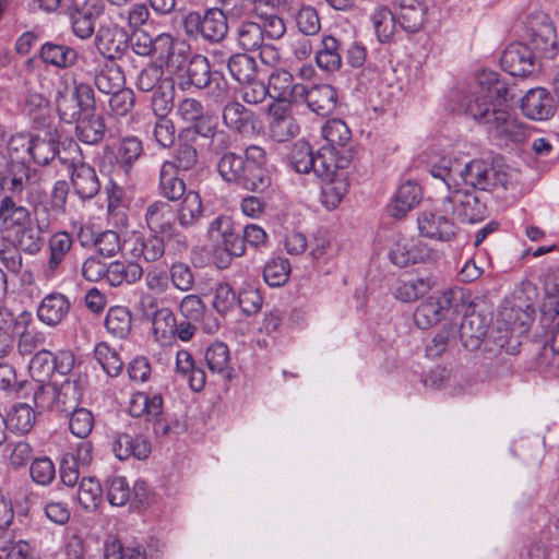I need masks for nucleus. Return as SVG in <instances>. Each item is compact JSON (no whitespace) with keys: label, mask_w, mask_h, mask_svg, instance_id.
I'll return each mask as SVG.
<instances>
[{"label":"nucleus","mask_w":559,"mask_h":559,"mask_svg":"<svg viewBox=\"0 0 559 559\" xmlns=\"http://www.w3.org/2000/svg\"><path fill=\"white\" fill-rule=\"evenodd\" d=\"M39 57L46 64L68 69L76 63L79 53L70 46L47 41L41 45Z\"/></svg>","instance_id":"473e14b6"},{"label":"nucleus","mask_w":559,"mask_h":559,"mask_svg":"<svg viewBox=\"0 0 559 559\" xmlns=\"http://www.w3.org/2000/svg\"><path fill=\"white\" fill-rule=\"evenodd\" d=\"M418 230L423 237L440 241H450L455 235L457 227L447 216L432 212H423L417 217Z\"/></svg>","instance_id":"a211bd4d"},{"label":"nucleus","mask_w":559,"mask_h":559,"mask_svg":"<svg viewBox=\"0 0 559 559\" xmlns=\"http://www.w3.org/2000/svg\"><path fill=\"white\" fill-rule=\"evenodd\" d=\"M71 301L68 296L53 292L46 295L37 306V319L49 328H57L69 316Z\"/></svg>","instance_id":"2eb2a0df"},{"label":"nucleus","mask_w":559,"mask_h":559,"mask_svg":"<svg viewBox=\"0 0 559 559\" xmlns=\"http://www.w3.org/2000/svg\"><path fill=\"white\" fill-rule=\"evenodd\" d=\"M59 162L70 174L73 191L80 200H92L99 193L100 181L96 170L84 162L78 143L70 141L59 154Z\"/></svg>","instance_id":"20e7f679"},{"label":"nucleus","mask_w":559,"mask_h":559,"mask_svg":"<svg viewBox=\"0 0 559 559\" xmlns=\"http://www.w3.org/2000/svg\"><path fill=\"white\" fill-rule=\"evenodd\" d=\"M107 283L110 286L131 285L143 276V269L136 262L112 261L108 264Z\"/></svg>","instance_id":"f704fd0d"},{"label":"nucleus","mask_w":559,"mask_h":559,"mask_svg":"<svg viewBox=\"0 0 559 559\" xmlns=\"http://www.w3.org/2000/svg\"><path fill=\"white\" fill-rule=\"evenodd\" d=\"M222 118L225 127L238 134H245L254 129V112L239 102H228L223 108Z\"/></svg>","instance_id":"5701e85b"},{"label":"nucleus","mask_w":559,"mask_h":559,"mask_svg":"<svg viewBox=\"0 0 559 559\" xmlns=\"http://www.w3.org/2000/svg\"><path fill=\"white\" fill-rule=\"evenodd\" d=\"M317 66L326 72H336L342 67V53L340 41L331 35L321 39V47L316 52Z\"/></svg>","instance_id":"4c0bfd02"},{"label":"nucleus","mask_w":559,"mask_h":559,"mask_svg":"<svg viewBox=\"0 0 559 559\" xmlns=\"http://www.w3.org/2000/svg\"><path fill=\"white\" fill-rule=\"evenodd\" d=\"M102 14V7L85 3L80 9H74L70 15L71 28L74 36L80 39H88L95 32L96 20Z\"/></svg>","instance_id":"a878e982"},{"label":"nucleus","mask_w":559,"mask_h":559,"mask_svg":"<svg viewBox=\"0 0 559 559\" xmlns=\"http://www.w3.org/2000/svg\"><path fill=\"white\" fill-rule=\"evenodd\" d=\"M26 201L32 207L35 225L39 227V230L47 233L50 226L63 215L48 202L46 192L40 188H31Z\"/></svg>","instance_id":"412c9836"},{"label":"nucleus","mask_w":559,"mask_h":559,"mask_svg":"<svg viewBox=\"0 0 559 559\" xmlns=\"http://www.w3.org/2000/svg\"><path fill=\"white\" fill-rule=\"evenodd\" d=\"M28 322L25 326H16V334L19 335L17 348L20 354L29 355L38 347L46 344L47 334Z\"/></svg>","instance_id":"603ef678"},{"label":"nucleus","mask_w":559,"mask_h":559,"mask_svg":"<svg viewBox=\"0 0 559 559\" xmlns=\"http://www.w3.org/2000/svg\"><path fill=\"white\" fill-rule=\"evenodd\" d=\"M58 396H56L55 411L60 414L68 416L71 412L79 408L81 401V393L78 388L75 380L67 378L57 384Z\"/></svg>","instance_id":"49530a36"},{"label":"nucleus","mask_w":559,"mask_h":559,"mask_svg":"<svg viewBox=\"0 0 559 559\" xmlns=\"http://www.w3.org/2000/svg\"><path fill=\"white\" fill-rule=\"evenodd\" d=\"M487 333L486 320L480 314L471 313L462 319L459 329V336L462 345L466 349H478Z\"/></svg>","instance_id":"393cba45"},{"label":"nucleus","mask_w":559,"mask_h":559,"mask_svg":"<svg viewBox=\"0 0 559 559\" xmlns=\"http://www.w3.org/2000/svg\"><path fill=\"white\" fill-rule=\"evenodd\" d=\"M528 46L542 57L554 59L559 52V38L554 22L544 12L533 13L526 24Z\"/></svg>","instance_id":"0eeeda50"},{"label":"nucleus","mask_w":559,"mask_h":559,"mask_svg":"<svg viewBox=\"0 0 559 559\" xmlns=\"http://www.w3.org/2000/svg\"><path fill=\"white\" fill-rule=\"evenodd\" d=\"M159 47L158 58L164 62L167 71L171 74L181 75L189 62V48L183 44L175 43L174 37L168 33L157 35Z\"/></svg>","instance_id":"dca6fc26"},{"label":"nucleus","mask_w":559,"mask_h":559,"mask_svg":"<svg viewBox=\"0 0 559 559\" xmlns=\"http://www.w3.org/2000/svg\"><path fill=\"white\" fill-rule=\"evenodd\" d=\"M144 218L151 233L162 236L166 231H171L177 223L173 206L162 200H156L147 205Z\"/></svg>","instance_id":"4be33fe9"},{"label":"nucleus","mask_w":559,"mask_h":559,"mask_svg":"<svg viewBox=\"0 0 559 559\" xmlns=\"http://www.w3.org/2000/svg\"><path fill=\"white\" fill-rule=\"evenodd\" d=\"M237 41L243 50H257L266 48L262 26L255 22H241L237 28Z\"/></svg>","instance_id":"5fc2aeb1"},{"label":"nucleus","mask_w":559,"mask_h":559,"mask_svg":"<svg viewBox=\"0 0 559 559\" xmlns=\"http://www.w3.org/2000/svg\"><path fill=\"white\" fill-rule=\"evenodd\" d=\"M100 484L93 477H83L79 484L78 501L85 511H94L102 500Z\"/></svg>","instance_id":"13d9d810"},{"label":"nucleus","mask_w":559,"mask_h":559,"mask_svg":"<svg viewBox=\"0 0 559 559\" xmlns=\"http://www.w3.org/2000/svg\"><path fill=\"white\" fill-rule=\"evenodd\" d=\"M337 102V94L333 86L329 84L313 85L308 88L302 84V93L297 96V103H306L310 110L319 116L331 115Z\"/></svg>","instance_id":"4468645a"},{"label":"nucleus","mask_w":559,"mask_h":559,"mask_svg":"<svg viewBox=\"0 0 559 559\" xmlns=\"http://www.w3.org/2000/svg\"><path fill=\"white\" fill-rule=\"evenodd\" d=\"M181 25L189 39L210 44L221 43L228 33L227 17L219 8L189 11L182 16Z\"/></svg>","instance_id":"39448f33"},{"label":"nucleus","mask_w":559,"mask_h":559,"mask_svg":"<svg viewBox=\"0 0 559 559\" xmlns=\"http://www.w3.org/2000/svg\"><path fill=\"white\" fill-rule=\"evenodd\" d=\"M46 231L39 230V227L33 222L29 225L22 227L9 236L12 242L23 252L29 255H35L40 252L44 247V234Z\"/></svg>","instance_id":"58836bf2"},{"label":"nucleus","mask_w":559,"mask_h":559,"mask_svg":"<svg viewBox=\"0 0 559 559\" xmlns=\"http://www.w3.org/2000/svg\"><path fill=\"white\" fill-rule=\"evenodd\" d=\"M112 451L119 460L123 461L129 457L144 460L151 452L150 444L146 440L130 433H119L112 443Z\"/></svg>","instance_id":"2f4dec72"},{"label":"nucleus","mask_w":559,"mask_h":559,"mask_svg":"<svg viewBox=\"0 0 559 559\" xmlns=\"http://www.w3.org/2000/svg\"><path fill=\"white\" fill-rule=\"evenodd\" d=\"M371 21L376 35L380 43H389L395 33L396 15L386 7H380L374 10Z\"/></svg>","instance_id":"864d4df0"},{"label":"nucleus","mask_w":559,"mask_h":559,"mask_svg":"<svg viewBox=\"0 0 559 559\" xmlns=\"http://www.w3.org/2000/svg\"><path fill=\"white\" fill-rule=\"evenodd\" d=\"M389 258L396 266L405 267L411 263H416L419 257L416 254L415 248L408 239L399 238L390 248Z\"/></svg>","instance_id":"774afa93"},{"label":"nucleus","mask_w":559,"mask_h":559,"mask_svg":"<svg viewBox=\"0 0 559 559\" xmlns=\"http://www.w3.org/2000/svg\"><path fill=\"white\" fill-rule=\"evenodd\" d=\"M175 86L170 79H165L156 90L152 92L151 108L156 118L168 117L174 108Z\"/></svg>","instance_id":"09e8293b"},{"label":"nucleus","mask_w":559,"mask_h":559,"mask_svg":"<svg viewBox=\"0 0 559 559\" xmlns=\"http://www.w3.org/2000/svg\"><path fill=\"white\" fill-rule=\"evenodd\" d=\"M500 63L512 76L525 78L535 71V56L526 44H510L503 51Z\"/></svg>","instance_id":"f8f14e48"},{"label":"nucleus","mask_w":559,"mask_h":559,"mask_svg":"<svg viewBox=\"0 0 559 559\" xmlns=\"http://www.w3.org/2000/svg\"><path fill=\"white\" fill-rule=\"evenodd\" d=\"M31 170L22 156L21 160H11L9 173L0 179V188L14 195L24 190L28 193L31 188H36L31 183Z\"/></svg>","instance_id":"cd10ccee"},{"label":"nucleus","mask_w":559,"mask_h":559,"mask_svg":"<svg viewBox=\"0 0 559 559\" xmlns=\"http://www.w3.org/2000/svg\"><path fill=\"white\" fill-rule=\"evenodd\" d=\"M266 153L258 145H249L243 154L231 152L216 160L218 176L228 185L240 189L261 192L271 183V175L266 166Z\"/></svg>","instance_id":"f03ea898"},{"label":"nucleus","mask_w":559,"mask_h":559,"mask_svg":"<svg viewBox=\"0 0 559 559\" xmlns=\"http://www.w3.org/2000/svg\"><path fill=\"white\" fill-rule=\"evenodd\" d=\"M130 414L133 417L145 416L148 421H153L156 436H166L169 432V426L163 419V399L160 394L150 396L146 393H138L131 401Z\"/></svg>","instance_id":"1a4fd4ad"},{"label":"nucleus","mask_w":559,"mask_h":559,"mask_svg":"<svg viewBox=\"0 0 559 559\" xmlns=\"http://www.w3.org/2000/svg\"><path fill=\"white\" fill-rule=\"evenodd\" d=\"M204 207L201 195L194 190H189L182 198L175 212L177 224L183 229L197 226L203 217Z\"/></svg>","instance_id":"bb28decb"},{"label":"nucleus","mask_w":559,"mask_h":559,"mask_svg":"<svg viewBox=\"0 0 559 559\" xmlns=\"http://www.w3.org/2000/svg\"><path fill=\"white\" fill-rule=\"evenodd\" d=\"M132 317L127 307H111L105 318L108 333L118 338H124L131 332Z\"/></svg>","instance_id":"de8ad7c7"},{"label":"nucleus","mask_w":559,"mask_h":559,"mask_svg":"<svg viewBox=\"0 0 559 559\" xmlns=\"http://www.w3.org/2000/svg\"><path fill=\"white\" fill-rule=\"evenodd\" d=\"M316 153L306 141H297L294 143L289 154V165L298 174H309L313 167L312 160Z\"/></svg>","instance_id":"680f3d73"},{"label":"nucleus","mask_w":559,"mask_h":559,"mask_svg":"<svg viewBox=\"0 0 559 559\" xmlns=\"http://www.w3.org/2000/svg\"><path fill=\"white\" fill-rule=\"evenodd\" d=\"M176 370L187 378L190 388L199 392L205 385V372L195 367L192 355L187 350H179L176 356Z\"/></svg>","instance_id":"c03bdc74"},{"label":"nucleus","mask_w":559,"mask_h":559,"mask_svg":"<svg viewBox=\"0 0 559 559\" xmlns=\"http://www.w3.org/2000/svg\"><path fill=\"white\" fill-rule=\"evenodd\" d=\"M75 123V135L82 143L96 145L105 136L106 126L104 118L99 115L82 114Z\"/></svg>","instance_id":"c85d7f7f"},{"label":"nucleus","mask_w":559,"mask_h":559,"mask_svg":"<svg viewBox=\"0 0 559 559\" xmlns=\"http://www.w3.org/2000/svg\"><path fill=\"white\" fill-rule=\"evenodd\" d=\"M454 165L452 158L444 156L430 168L431 176L447 190L441 209L444 214H452L462 223H478L486 217L487 206L474 190L462 188L461 183L454 180Z\"/></svg>","instance_id":"7ed1b4c3"},{"label":"nucleus","mask_w":559,"mask_h":559,"mask_svg":"<svg viewBox=\"0 0 559 559\" xmlns=\"http://www.w3.org/2000/svg\"><path fill=\"white\" fill-rule=\"evenodd\" d=\"M158 191L162 197L170 202L178 201L187 195L186 182L174 170L169 163H163L158 175Z\"/></svg>","instance_id":"c756f323"},{"label":"nucleus","mask_w":559,"mask_h":559,"mask_svg":"<svg viewBox=\"0 0 559 559\" xmlns=\"http://www.w3.org/2000/svg\"><path fill=\"white\" fill-rule=\"evenodd\" d=\"M97 51L106 59H120L128 49V34L117 25H100L94 39Z\"/></svg>","instance_id":"9b49d317"},{"label":"nucleus","mask_w":559,"mask_h":559,"mask_svg":"<svg viewBox=\"0 0 559 559\" xmlns=\"http://www.w3.org/2000/svg\"><path fill=\"white\" fill-rule=\"evenodd\" d=\"M186 81L180 82L182 90L191 86L201 90L210 82L211 76L214 72L211 71V66L206 57L201 55H194L190 58L186 71Z\"/></svg>","instance_id":"ea45409f"},{"label":"nucleus","mask_w":559,"mask_h":559,"mask_svg":"<svg viewBox=\"0 0 559 559\" xmlns=\"http://www.w3.org/2000/svg\"><path fill=\"white\" fill-rule=\"evenodd\" d=\"M228 71L234 80L246 85L252 83L258 74L255 59L247 53H235L228 58Z\"/></svg>","instance_id":"37998d69"},{"label":"nucleus","mask_w":559,"mask_h":559,"mask_svg":"<svg viewBox=\"0 0 559 559\" xmlns=\"http://www.w3.org/2000/svg\"><path fill=\"white\" fill-rule=\"evenodd\" d=\"M143 154V143L134 135H128L123 138L117 148L116 159L118 167L123 171L124 175H129L135 164V162Z\"/></svg>","instance_id":"a19ab883"},{"label":"nucleus","mask_w":559,"mask_h":559,"mask_svg":"<svg viewBox=\"0 0 559 559\" xmlns=\"http://www.w3.org/2000/svg\"><path fill=\"white\" fill-rule=\"evenodd\" d=\"M151 320L156 341L166 344L174 337V332L177 331V320L175 313L169 308H160Z\"/></svg>","instance_id":"3c124183"},{"label":"nucleus","mask_w":559,"mask_h":559,"mask_svg":"<svg viewBox=\"0 0 559 559\" xmlns=\"http://www.w3.org/2000/svg\"><path fill=\"white\" fill-rule=\"evenodd\" d=\"M521 109L532 120H546L555 115L557 105L545 87H535L522 97Z\"/></svg>","instance_id":"f3484780"},{"label":"nucleus","mask_w":559,"mask_h":559,"mask_svg":"<svg viewBox=\"0 0 559 559\" xmlns=\"http://www.w3.org/2000/svg\"><path fill=\"white\" fill-rule=\"evenodd\" d=\"M7 419L9 429L24 435L33 428L35 414L29 405L21 403L13 407Z\"/></svg>","instance_id":"69168bd1"},{"label":"nucleus","mask_w":559,"mask_h":559,"mask_svg":"<svg viewBox=\"0 0 559 559\" xmlns=\"http://www.w3.org/2000/svg\"><path fill=\"white\" fill-rule=\"evenodd\" d=\"M61 152L62 150H59V143L52 134H49L48 138L36 135L31 138L27 156L38 165H47L56 156L59 158Z\"/></svg>","instance_id":"79ce46f5"},{"label":"nucleus","mask_w":559,"mask_h":559,"mask_svg":"<svg viewBox=\"0 0 559 559\" xmlns=\"http://www.w3.org/2000/svg\"><path fill=\"white\" fill-rule=\"evenodd\" d=\"M73 245L71 236L66 231L53 234L48 241L49 258L46 264V275L52 277L60 269Z\"/></svg>","instance_id":"72a5a7b5"},{"label":"nucleus","mask_w":559,"mask_h":559,"mask_svg":"<svg viewBox=\"0 0 559 559\" xmlns=\"http://www.w3.org/2000/svg\"><path fill=\"white\" fill-rule=\"evenodd\" d=\"M131 254L146 262L158 261L165 254V240L162 235L155 233L147 237L138 236L133 239Z\"/></svg>","instance_id":"e433bc0d"},{"label":"nucleus","mask_w":559,"mask_h":559,"mask_svg":"<svg viewBox=\"0 0 559 559\" xmlns=\"http://www.w3.org/2000/svg\"><path fill=\"white\" fill-rule=\"evenodd\" d=\"M508 84L493 71H481L476 85L462 95L460 109L493 139L520 143L526 138V129L508 109Z\"/></svg>","instance_id":"f257e3e1"},{"label":"nucleus","mask_w":559,"mask_h":559,"mask_svg":"<svg viewBox=\"0 0 559 559\" xmlns=\"http://www.w3.org/2000/svg\"><path fill=\"white\" fill-rule=\"evenodd\" d=\"M290 264L287 259L273 258L266 262L263 269V278L271 287L284 285L289 277Z\"/></svg>","instance_id":"0e129e2a"},{"label":"nucleus","mask_w":559,"mask_h":559,"mask_svg":"<svg viewBox=\"0 0 559 559\" xmlns=\"http://www.w3.org/2000/svg\"><path fill=\"white\" fill-rule=\"evenodd\" d=\"M0 221L1 227L7 231L8 237L32 223L31 212L16 204L11 197H4L0 201Z\"/></svg>","instance_id":"b1692460"},{"label":"nucleus","mask_w":559,"mask_h":559,"mask_svg":"<svg viewBox=\"0 0 559 559\" xmlns=\"http://www.w3.org/2000/svg\"><path fill=\"white\" fill-rule=\"evenodd\" d=\"M190 133H180L178 134L177 145L173 153L171 160H165L164 163H169L174 166V170L177 171H189L193 169L199 162V153L195 146V143L191 141Z\"/></svg>","instance_id":"7c9ffc66"},{"label":"nucleus","mask_w":559,"mask_h":559,"mask_svg":"<svg viewBox=\"0 0 559 559\" xmlns=\"http://www.w3.org/2000/svg\"><path fill=\"white\" fill-rule=\"evenodd\" d=\"M204 359L213 373H225L229 369L230 354L223 342H214L205 350Z\"/></svg>","instance_id":"4d7b16f0"},{"label":"nucleus","mask_w":559,"mask_h":559,"mask_svg":"<svg viewBox=\"0 0 559 559\" xmlns=\"http://www.w3.org/2000/svg\"><path fill=\"white\" fill-rule=\"evenodd\" d=\"M94 355L103 370L109 377H118L122 372L124 362L121 359L119 353L108 344H97L94 350Z\"/></svg>","instance_id":"6e6d98bb"},{"label":"nucleus","mask_w":559,"mask_h":559,"mask_svg":"<svg viewBox=\"0 0 559 559\" xmlns=\"http://www.w3.org/2000/svg\"><path fill=\"white\" fill-rule=\"evenodd\" d=\"M269 96L278 103H297V96L302 93V84L294 83L293 75L285 69L274 70L266 85Z\"/></svg>","instance_id":"6ab92c4d"},{"label":"nucleus","mask_w":559,"mask_h":559,"mask_svg":"<svg viewBox=\"0 0 559 559\" xmlns=\"http://www.w3.org/2000/svg\"><path fill=\"white\" fill-rule=\"evenodd\" d=\"M75 362V357L70 350H59L53 354L47 349L35 353L29 361V373L37 382H46L52 376H68Z\"/></svg>","instance_id":"6e6552de"},{"label":"nucleus","mask_w":559,"mask_h":559,"mask_svg":"<svg viewBox=\"0 0 559 559\" xmlns=\"http://www.w3.org/2000/svg\"><path fill=\"white\" fill-rule=\"evenodd\" d=\"M124 83L123 71L118 66L105 64L95 71L94 84L103 94L109 95L115 91H119Z\"/></svg>","instance_id":"a18cd8bd"},{"label":"nucleus","mask_w":559,"mask_h":559,"mask_svg":"<svg viewBox=\"0 0 559 559\" xmlns=\"http://www.w3.org/2000/svg\"><path fill=\"white\" fill-rule=\"evenodd\" d=\"M294 21L298 31L306 36H314L321 29L319 13L310 4L301 5L294 14Z\"/></svg>","instance_id":"e2e57ef3"},{"label":"nucleus","mask_w":559,"mask_h":559,"mask_svg":"<svg viewBox=\"0 0 559 559\" xmlns=\"http://www.w3.org/2000/svg\"><path fill=\"white\" fill-rule=\"evenodd\" d=\"M431 288L428 278H415L400 282L394 290V296L402 302H413L426 295Z\"/></svg>","instance_id":"bf43d9fd"},{"label":"nucleus","mask_w":559,"mask_h":559,"mask_svg":"<svg viewBox=\"0 0 559 559\" xmlns=\"http://www.w3.org/2000/svg\"><path fill=\"white\" fill-rule=\"evenodd\" d=\"M322 203L326 209H335L348 191V180L346 174H338L332 179L323 180Z\"/></svg>","instance_id":"8fccbe9b"},{"label":"nucleus","mask_w":559,"mask_h":559,"mask_svg":"<svg viewBox=\"0 0 559 559\" xmlns=\"http://www.w3.org/2000/svg\"><path fill=\"white\" fill-rule=\"evenodd\" d=\"M420 199L421 189L417 183L407 181L401 185L389 207L391 215L397 218L403 217L420 202Z\"/></svg>","instance_id":"c9c22d12"},{"label":"nucleus","mask_w":559,"mask_h":559,"mask_svg":"<svg viewBox=\"0 0 559 559\" xmlns=\"http://www.w3.org/2000/svg\"><path fill=\"white\" fill-rule=\"evenodd\" d=\"M455 163L454 174H459L464 185L473 189L483 191H491L496 188L507 189L510 181L508 167L501 164H489L484 159H473L465 164L464 168L457 169L459 164Z\"/></svg>","instance_id":"423d86ee"},{"label":"nucleus","mask_w":559,"mask_h":559,"mask_svg":"<svg viewBox=\"0 0 559 559\" xmlns=\"http://www.w3.org/2000/svg\"><path fill=\"white\" fill-rule=\"evenodd\" d=\"M397 24L406 33L421 31L428 20V4L425 0H395Z\"/></svg>","instance_id":"ddd939ff"},{"label":"nucleus","mask_w":559,"mask_h":559,"mask_svg":"<svg viewBox=\"0 0 559 559\" xmlns=\"http://www.w3.org/2000/svg\"><path fill=\"white\" fill-rule=\"evenodd\" d=\"M312 163L311 171L321 180L332 179L340 174L336 171L335 147L322 146L316 152Z\"/></svg>","instance_id":"052dcab7"},{"label":"nucleus","mask_w":559,"mask_h":559,"mask_svg":"<svg viewBox=\"0 0 559 559\" xmlns=\"http://www.w3.org/2000/svg\"><path fill=\"white\" fill-rule=\"evenodd\" d=\"M33 321L29 311L14 316L9 309L0 308V358L7 357L13 349L16 326H25Z\"/></svg>","instance_id":"aec40b11"},{"label":"nucleus","mask_w":559,"mask_h":559,"mask_svg":"<svg viewBox=\"0 0 559 559\" xmlns=\"http://www.w3.org/2000/svg\"><path fill=\"white\" fill-rule=\"evenodd\" d=\"M322 136L329 143L328 147H343L349 142L352 133L343 120L332 119L322 127Z\"/></svg>","instance_id":"338daca9"},{"label":"nucleus","mask_w":559,"mask_h":559,"mask_svg":"<svg viewBox=\"0 0 559 559\" xmlns=\"http://www.w3.org/2000/svg\"><path fill=\"white\" fill-rule=\"evenodd\" d=\"M270 136L276 142H286L299 133V124L287 105L272 104L267 112Z\"/></svg>","instance_id":"9d476101"}]
</instances>
